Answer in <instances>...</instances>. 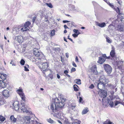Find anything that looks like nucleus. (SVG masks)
<instances>
[{
  "instance_id": "nucleus-1",
  "label": "nucleus",
  "mask_w": 124,
  "mask_h": 124,
  "mask_svg": "<svg viewBox=\"0 0 124 124\" xmlns=\"http://www.w3.org/2000/svg\"><path fill=\"white\" fill-rule=\"evenodd\" d=\"M100 82L97 84V87L101 91L103 90L105 88V85L107 83L108 80L105 78L104 76H102L99 78Z\"/></svg>"
},
{
  "instance_id": "nucleus-2",
  "label": "nucleus",
  "mask_w": 124,
  "mask_h": 124,
  "mask_svg": "<svg viewBox=\"0 0 124 124\" xmlns=\"http://www.w3.org/2000/svg\"><path fill=\"white\" fill-rule=\"evenodd\" d=\"M33 54L36 56L38 57L37 59L39 60H43L45 58L44 56L40 51L36 48H35L33 50Z\"/></svg>"
},
{
  "instance_id": "nucleus-3",
  "label": "nucleus",
  "mask_w": 124,
  "mask_h": 124,
  "mask_svg": "<svg viewBox=\"0 0 124 124\" xmlns=\"http://www.w3.org/2000/svg\"><path fill=\"white\" fill-rule=\"evenodd\" d=\"M41 60H40L41 63L39 65V67L41 69V70L43 71H46L47 70V67L49 66V64L47 62H44Z\"/></svg>"
},
{
  "instance_id": "nucleus-4",
  "label": "nucleus",
  "mask_w": 124,
  "mask_h": 124,
  "mask_svg": "<svg viewBox=\"0 0 124 124\" xmlns=\"http://www.w3.org/2000/svg\"><path fill=\"white\" fill-rule=\"evenodd\" d=\"M24 119L25 121L24 122L26 124L30 123V124H34L33 123H34L35 122H37L36 121H34L31 120V118L29 116L25 117L24 118Z\"/></svg>"
},
{
  "instance_id": "nucleus-5",
  "label": "nucleus",
  "mask_w": 124,
  "mask_h": 124,
  "mask_svg": "<svg viewBox=\"0 0 124 124\" xmlns=\"http://www.w3.org/2000/svg\"><path fill=\"white\" fill-rule=\"evenodd\" d=\"M104 70L108 74H110L111 72L112 69L109 65L108 64H105L104 65Z\"/></svg>"
},
{
  "instance_id": "nucleus-6",
  "label": "nucleus",
  "mask_w": 124,
  "mask_h": 124,
  "mask_svg": "<svg viewBox=\"0 0 124 124\" xmlns=\"http://www.w3.org/2000/svg\"><path fill=\"white\" fill-rule=\"evenodd\" d=\"M51 109L54 112H57L58 110V107L57 106V104L55 102V101L51 104Z\"/></svg>"
},
{
  "instance_id": "nucleus-7",
  "label": "nucleus",
  "mask_w": 124,
  "mask_h": 124,
  "mask_svg": "<svg viewBox=\"0 0 124 124\" xmlns=\"http://www.w3.org/2000/svg\"><path fill=\"white\" fill-rule=\"evenodd\" d=\"M55 102L57 104V106L58 107V109L59 108H61L63 107L65 104L64 102H61L58 98H56L55 99Z\"/></svg>"
},
{
  "instance_id": "nucleus-8",
  "label": "nucleus",
  "mask_w": 124,
  "mask_h": 124,
  "mask_svg": "<svg viewBox=\"0 0 124 124\" xmlns=\"http://www.w3.org/2000/svg\"><path fill=\"white\" fill-rule=\"evenodd\" d=\"M54 116L59 119H63L64 116L63 113L61 112L60 111L54 114Z\"/></svg>"
},
{
  "instance_id": "nucleus-9",
  "label": "nucleus",
  "mask_w": 124,
  "mask_h": 124,
  "mask_svg": "<svg viewBox=\"0 0 124 124\" xmlns=\"http://www.w3.org/2000/svg\"><path fill=\"white\" fill-rule=\"evenodd\" d=\"M17 93L20 95L22 99L24 101L25 100V97L24 94L22 91V89H19L17 91Z\"/></svg>"
},
{
  "instance_id": "nucleus-10",
  "label": "nucleus",
  "mask_w": 124,
  "mask_h": 124,
  "mask_svg": "<svg viewBox=\"0 0 124 124\" xmlns=\"http://www.w3.org/2000/svg\"><path fill=\"white\" fill-rule=\"evenodd\" d=\"M101 93L100 94V96L101 97H103L102 99V103L104 102V101L105 100V98L106 97L107 95V92L105 91L102 90L101 91Z\"/></svg>"
},
{
  "instance_id": "nucleus-11",
  "label": "nucleus",
  "mask_w": 124,
  "mask_h": 124,
  "mask_svg": "<svg viewBox=\"0 0 124 124\" xmlns=\"http://www.w3.org/2000/svg\"><path fill=\"white\" fill-rule=\"evenodd\" d=\"M91 70L92 72H93L94 74L97 75L98 73L97 69L96 66V65H94L91 68Z\"/></svg>"
},
{
  "instance_id": "nucleus-12",
  "label": "nucleus",
  "mask_w": 124,
  "mask_h": 124,
  "mask_svg": "<svg viewBox=\"0 0 124 124\" xmlns=\"http://www.w3.org/2000/svg\"><path fill=\"white\" fill-rule=\"evenodd\" d=\"M13 108L16 110H18L19 108V104L18 101H15L13 104Z\"/></svg>"
},
{
  "instance_id": "nucleus-13",
  "label": "nucleus",
  "mask_w": 124,
  "mask_h": 124,
  "mask_svg": "<svg viewBox=\"0 0 124 124\" xmlns=\"http://www.w3.org/2000/svg\"><path fill=\"white\" fill-rule=\"evenodd\" d=\"M21 105L22 107L21 108V109L22 111L23 112H29L28 110L25 108V104L21 103Z\"/></svg>"
},
{
  "instance_id": "nucleus-14",
  "label": "nucleus",
  "mask_w": 124,
  "mask_h": 124,
  "mask_svg": "<svg viewBox=\"0 0 124 124\" xmlns=\"http://www.w3.org/2000/svg\"><path fill=\"white\" fill-rule=\"evenodd\" d=\"M116 30L119 31H124V26L122 25L119 24L118 25V26L116 28Z\"/></svg>"
},
{
  "instance_id": "nucleus-15",
  "label": "nucleus",
  "mask_w": 124,
  "mask_h": 124,
  "mask_svg": "<svg viewBox=\"0 0 124 124\" xmlns=\"http://www.w3.org/2000/svg\"><path fill=\"white\" fill-rule=\"evenodd\" d=\"M105 61V58H103L101 56L99 57V59L97 62L100 64H103Z\"/></svg>"
},
{
  "instance_id": "nucleus-16",
  "label": "nucleus",
  "mask_w": 124,
  "mask_h": 124,
  "mask_svg": "<svg viewBox=\"0 0 124 124\" xmlns=\"http://www.w3.org/2000/svg\"><path fill=\"white\" fill-rule=\"evenodd\" d=\"M2 93L4 96L7 98L9 96V93L8 91L7 90H3L2 92Z\"/></svg>"
},
{
  "instance_id": "nucleus-17",
  "label": "nucleus",
  "mask_w": 124,
  "mask_h": 124,
  "mask_svg": "<svg viewBox=\"0 0 124 124\" xmlns=\"http://www.w3.org/2000/svg\"><path fill=\"white\" fill-rule=\"evenodd\" d=\"M123 62L121 61H116V63L117 66V68L119 69H121V66L123 63Z\"/></svg>"
},
{
  "instance_id": "nucleus-18",
  "label": "nucleus",
  "mask_w": 124,
  "mask_h": 124,
  "mask_svg": "<svg viewBox=\"0 0 124 124\" xmlns=\"http://www.w3.org/2000/svg\"><path fill=\"white\" fill-rule=\"evenodd\" d=\"M96 24L97 26L101 28L104 27L106 26V24L104 22L100 23L98 22H96Z\"/></svg>"
},
{
  "instance_id": "nucleus-19",
  "label": "nucleus",
  "mask_w": 124,
  "mask_h": 124,
  "mask_svg": "<svg viewBox=\"0 0 124 124\" xmlns=\"http://www.w3.org/2000/svg\"><path fill=\"white\" fill-rule=\"evenodd\" d=\"M7 85L6 83L2 80H0V86L2 88H5Z\"/></svg>"
},
{
  "instance_id": "nucleus-20",
  "label": "nucleus",
  "mask_w": 124,
  "mask_h": 124,
  "mask_svg": "<svg viewBox=\"0 0 124 124\" xmlns=\"http://www.w3.org/2000/svg\"><path fill=\"white\" fill-rule=\"evenodd\" d=\"M108 30L109 31H113L116 29L115 26L112 24H110L108 27Z\"/></svg>"
},
{
  "instance_id": "nucleus-21",
  "label": "nucleus",
  "mask_w": 124,
  "mask_h": 124,
  "mask_svg": "<svg viewBox=\"0 0 124 124\" xmlns=\"http://www.w3.org/2000/svg\"><path fill=\"white\" fill-rule=\"evenodd\" d=\"M15 39H17L18 42L19 43H20L23 40V38L22 36H18L16 37Z\"/></svg>"
},
{
  "instance_id": "nucleus-22",
  "label": "nucleus",
  "mask_w": 124,
  "mask_h": 124,
  "mask_svg": "<svg viewBox=\"0 0 124 124\" xmlns=\"http://www.w3.org/2000/svg\"><path fill=\"white\" fill-rule=\"evenodd\" d=\"M112 50L110 52V54L112 57H114L115 54V52L114 51L115 48L113 46H112Z\"/></svg>"
},
{
  "instance_id": "nucleus-23",
  "label": "nucleus",
  "mask_w": 124,
  "mask_h": 124,
  "mask_svg": "<svg viewBox=\"0 0 124 124\" xmlns=\"http://www.w3.org/2000/svg\"><path fill=\"white\" fill-rule=\"evenodd\" d=\"M1 75L0 76V78L3 80H4L6 79L7 75L6 74L3 73L1 74Z\"/></svg>"
},
{
  "instance_id": "nucleus-24",
  "label": "nucleus",
  "mask_w": 124,
  "mask_h": 124,
  "mask_svg": "<svg viewBox=\"0 0 124 124\" xmlns=\"http://www.w3.org/2000/svg\"><path fill=\"white\" fill-rule=\"evenodd\" d=\"M107 101L109 105L111 107H112L113 106L114 104L112 100L111 99H108Z\"/></svg>"
},
{
  "instance_id": "nucleus-25",
  "label": "nucleus",
  "mask_w": 124,
  "mask_h": 124,
  "mask_svg": "<svg viewBox=\"0 0 124 124\" xmlns=\"http://www.w3.org/2000/svg\"><path fill=\"white\" fill-rule=\"evenodd\" d=\"M10 119L11 121L14 123L16 122V119L13 116H11L10 117Z\"/></svg>"
},
{
  "instance_id": "nucleus-26",
  "label": "nucleus",
  "mask_w": 124,
  "mask_h": 124,
  "mask_svg": "<svg viewBox=\"0 0 124 124\" xmlns=\"http://www.w3.org/2000/svg\"><path fill=\"white\" fill-rule=\"evenodd\" d=\"M28 30L29 28L27 27H25L24 26L21 29V30L22 32L26 31Z\"/></svg>"
},
{
  "instance_id": "nucleus-27",
  "label": "nucleus",
  "mask_w": 124,
  "mask_h": 124,
  "mask_svg": "<svg viewBox=\"0 0 124 124\" xmlns=\"http://www.w3.org/2000/svg\"><path fill=\"white\" fill-rule=\"evenodd\" d=\"M76 83L78 85H80L81 84V80L79 79H77L75 80Z\"/></svg>"
},
{
  "instance_id": "nucleus-28",
  "label": "nucleus",
  "mask_w": 124,
  "mask_h": 124,
  "mask_svg": "<svg viewBox=\"0 0 124 124\" xmlns=\"http://www.w3.org/2000/svg\"><path fill=\"white\" fill-rule=\"evenodd\" d=\"M31 24V23L29 21H27L25 23L24 26L25 27H27L28 28H29V26Z\"/></svg>"
},
{
  "instance_id": "nucleus-29",
  "label": "nucleus",
  "mask_w": 124,
  "mask_h": 124,
  "mask_svg": "<svg viewBox=\"0 0 124 124\" xmlns=\"http://www.w3.org/2000/svg\"><path fill=\"white\" fill-rule=\"evenodd\" d=\"M103 124H114L109 120H107L104 122Z\"/></svg>"
},
{
  "instance_id": "nucleus-30",
  "label": "nucleus",
  "mask_w": 124,
  "mask_h": 124,
  "mask_svg": "<svg viewBox=\"0 0 124 124\" xmlns=\"http://www.w3.org/2000/svg\"><path fill=\"white\" fill-rule=\"evenodd\" d=\"M47 121L48 122L51 124H54L55 123L54 121L51 119L50 118L47 119Z\"/></svg>"
},
{
  "instance_id": "nucleus-31",
  "label": "nucleus",
  "mask_w": 124,
  "mask_h": 124,
  "mask_svg": "<svg viewBox=\"0 0 124 124\" xmlns=\"http://www.w3.org/2000/svg\"><path fill=\"white\" fill-rule=\"evenodd\" d=\"M78 86L76 85H74L73 86V88L74 90L76 91H77L78 90Z\"/></svg>"
},
{
  "instance_id": "nucleus-32",
  "label": "nucleus",
  "mask_w": 124,
  "mask_h": 124,
  "mask_svg": "<svg viewBox=\"0 0 124 124\" xmlns=\"http://www.w3.org/2000/svg\"><path fill=\"white\" fill-rule=\"evenodd\" d=\"M29 67V66L27 64L25 65L24 66V70L25 71H29V70L28 68Z\"/></svg>"
},
{
  "instance_id": "nucleus-33",
  "label": "nucleus",
  "mask_w": 124,
  "mask_h": 124,
  "mask_svg": "<svg viewBox=\"0 0 124 124\" xmlns=\"http://www.w3.org/2000/svg\"><path fill=\"white\" fill-rule=\"evenodd\" d=\"M45 4L49 7L50 8H52L53 7V6L50 3H45Z\"/></svg>"
},
{
  "instance_id": "nucleus-34",
  "label": "nucleus",
  "mask_w": 124,
  "mask_h": 124,
  "mask_svg": "<svg viewBox=\"0 0 124 124\" xmlns=\"http://www.w3.org/2000/svg\"><path fill=\"white\" fill-rule=\"evenodd\" d=\"M120 16L121 21V22L124 21V15L123 14H121Z\"/></svg>"
},
{
  "instance_id": "nucleus-35",
  "label": "nucleus",
  "mask_w": 124,
  "mask_h": 124,
  "mask_svg": "<svg viewBox=\"0 0 124 124\" xmlns=\"http://www.w3.org/2000/svg\"><path fill=\"white\" fill-rule=\"evenodd\" d=\"M76 106V104L75 103H72L71 104L70 108L73 109H74Z\"/></svg>"
},
{
  "instance_id": "nucleus-36",
  "label": "nucleus",
  "mask_w": 124,
  "mask_h": 124,
  "mask_svg": "<svg viewBox=\"0 0 124 124\" xmlns=\"http://www.w3.org/2000/svg\"><path fill=\"white\" fill-rule=\"evenodd\" d=\"M5 119V118L4 117L1 116H0V121L3 122L4 121Z\"/></svg>"
},
{
  "instance_id": "nucleus-37",
  "label": "nucleus",
  "mask_w": 124,
  "mask_h": 124,
  "mask_svg": "<svg viewBox=\"0 0 124 124\" xmlns=\"http://www.w3.org/2000/svg\"><path fill=\"white\" fill-rule=\"evenodd\" d=\"M53 50L56 52H59L60 50V49L59 48H53Z\"/></svg>"
},
{
  "instance_id": "nucleus-38",
  "label": "nucleus",
  "mask_w": 124,
  "mask_h": 124,
  "mask_svg": "<svg viewBox=\"0 0 124 124\" xmlns=\"http://www.w3.org/2000/svg\"><path fill=\"white\" fill-rule=\"evenodd\" d=\"M87 108H86V109L85 108V109L83 110L82 112V114H86L88 112V109H87Z\"/></svg>"
},
{
  "instance_id": "nucleus-39",
  "label": "nucleus",
  "mask_w": 124,
  "mask_h": 124,
  "mask_svg": "<svg viewBox=\"0 0 124 124\" xmlns=\"http://www.w3.org/2000/svg\"><path fill=\"white\" fill-rule=\"evenodd\" d=\"M80 34V32H78V33L73 34L72 36L73 37L75 38L77 37L78 35Z\"/></svg>"
},
{
  "instance_id": "nucleus-40",
  "label": "nucleus",
  "mask_w": 124,
  "mask_h": 124,
  "mask_svg": "<svg viewBox=\"0 0 124 124\" xmlns=\"http://www.w3.org/2000/svg\"><path fill=\"white\" fill-rule=\"evenodd\" d=\"M20 62L21 64L22 65H23L24 64L25 61L23 60L22 59Z\"/></svg>"
},
{
  "instance_id": "nucleus-41",
  "label": "nucleus",
  "mask_w": 124,
  "mask_h": 124,
  "mask_svg": "<svg viewBox=\"0 0 124 124\" xmlns=\"http://www.w3.org/2000/svg\"><path fill=\"white\" fill-rule=\"evenodd\" d=\"M108 4L109 5V6L111 7L112 8H114V7L112 3H110L109 2L108 3Z\"/></svg>"
},
{
  "instance_id": "nucleus-42",
  "label": "nucleus",
  "mask_w": 124,
  "mask_h": 124,
  "mask_svg": "<svg viewBox=\"0 0 124 124\" xmlns=\"http://www.w3.org/2000/svg\"><path fill=\"white\" fill-rule=\"evenodd\" d=\"M106 40L107 42L109 43H111L112 42L111 40H110L109 38H107Z\"/></svg>"
},
{
  "instance_id": "nucleus-43",
  "label": "nucleus",
  "mask_w": 124,
  "mask_h": 124,
  "mask_svg": "<svg viewBox=\"0 0 124 124\" xmlns=\"http://www.w3.org/2000/svg\"><path fill=\"white\" fill-rule=\"evenodd\" d=\"M70 7L71 8V9L73 10H75V7L74 5H70Z\"/></svg>"
},
{
  "instance_id": "nucleus-44",
  "label": "nucleus",
  "mask_w": 124,
  "mask_h": 124,
  "mask_svg": "<svg viewBox=\"0 0 124 124\" xmlns=\"http://www.w3.org/2000/svg\"><path fill=\"white\" fill-rule=\"evenodd\" d=\"M55 31L54 30L52 31L51 33V35L52 36H53L55 34Z\"/></svg>"
},
{
  "instance_id": "nucleus-45",
  "label": "nucleus",
  "mask_w": 124,
  "mask_h": 124,
  "mask_svg": "<svg viewBox=\"0 0 124 124\" xmlns=\"http://www.w3.org/2000/svg\"><path fill=\"white\" fill-rule=\"evenodd\" d=\"M73 31L76 34L78 33V32H80L78 31V30L74 29L73 30Z\"/></svg>"
},
{
  "instance_id": "nucleus-46",
  "label": "nucleus",
  "mask_w": 124,
  "mask_h": 124,
  "mask_svg": "<svg viewBox=\"0 0 124 124\" xmlns=\"http://www.w3.org/2000/svg\"><path fill=\"white\" fill-rule=\"evenodd\" d=\"M120 102L118 101H116L115 102V106H117L118 104H119L120 103Z\"/></svg>"
},
{
  "instance_id": "nucleus-47",
  "label": "nucleus",
  "mask_w": 124,
  "mask_h": 124,
  "mask_svg": "<svg viewBox=\"0 0 124 124\" xmlns=\"http://www.w3.org/2000/svg\"><path fill=\"white\" fill-rule=\"evenodd\" d=\"M81 121L79 120H78V122H75L72 123V124H80V123Z\"/></svg>"
},
{
  "instance_id": "nucleus-48",
  "label": "nucleus",
  "mask_w": 124,
  "mask_h": 124,
  "mask_svg": "<svg viewBox=\"0 0 124 124\" xmlns=\"http://www.w3.org/2000/svg\"><path fill=\"white\" fill-rule=\"evenodd\" d=\"M116 12L118 13L119 14H120V10L119 8L118 7L116 9Z\"/></svg>"
},
{
  "instance_id": "nucleus-49",
  "label": "nucleus",
  "mask_w": 124,
  "mask_h": 124,
  "mask_svg": "<svg viewBox=\"0 0 124 124\" xmlns=\"http://www.w3.org/2000/svg\"><path fill=\"white\" fill-rule=\"evenodd\" d=\"M10 63L12 64V66H15V64L14 63L13 60H11V62Z\"/></svg>"
},
{
  "instance_id": "nucleus-50",
  "label": "nucleus",
  "mask_w": 124,
  "mask_h": 124,
  "mask_svg": "<svg viewBox=\"0 0 124 124\" xmlns=\"http://www.w3.org/2000/svg\"><path fill=\"white\" fill-rule=\"evenodd\" d=\"M116 1H117V2L120 5H121L122 2L121 0H116Z\"/></svg>"
},
{
  "instance_id": "nucleus-51",
  "label": "nucleus",
  "mask_w": 124,
  "mask_h": 124,
  "mask_svg": "<svg viewBox=\"0 0 124 124\" xmlns=\"http://www.w3.org/2000/svg\"><path fill=\"white\" fill-rule=\"evenodd\" d=\"M76 70V69L74 68L73 67L71 69V71L72 72L75 71Z\"/></svg>"
},
{
  "instance_id": "nucleus-52",
  "label": "nucleus",
  "mask_w": 124,
  "mask_h": 124,
  "mask_svg": "<svg viewBox=\"0 0 124 124\" xmlns=\"http://www.w3.org/2000/svg\"><path fill=\"white\" fill-rule=\"evenodd\" d=\"M94 85L93 84H92L89 86V88H91V89H92V88H94Z\"/></svg>"
},
{
  "instance_id": "nucleus-53",
  "label": "nucleus",
  "mask_w": 124,
  "mask_h": 124,
  "mask_svg": "<svg viewBox=\"0 0 124 124\" xmlns=\"http://www.w3.org/2000/svg\"><path fill=\"white\" fill-rule=\"evenodd\" d=\"M72 65L73 66L75 67H76L77 66L76 64L74 62H72Z\"/></svg>"
},
{
  "instance_id": "nucleus-54",
  "label": "nucleus",
  "mask_w": 124,
  "mask_h": 124,
  "mask_svg": "<svg viewBox=\"0 0 124 124\" xmlns=\"http://www.w3.org/2000/svg\"><path fill=\"white\" fill-rule=\"evenodd\" d=\"M106 55L105 54H104L102 55V57L103 58H105H105H106Z\"/></svg>"
},
{
  "instance_id": "nucleus-55",
  "label": "nucleus",
  "mask_w": 124,
  "mask_h": 124,
  "mask_svg": "<svg viewBox=\"0 0 124 124\" xmlns=\"http://www.w3.org/2000/svg\"><path fill=\"white\" fill-rule=\"evenodd\" d=\"M36 17L35 16H34V17H33V18H32V22H33V23L34 22H35V20L36 19Z\"/></svg>"
},
{
  "instance_id": "nucleus-56",
  "label": "nucleus",
  "mask_w": 124,
  "mask_h": 124,
  "mask_svg": "<svg viewBox=\"0 0 124 124\" xmlns=\"http://www.w3.org/2000/svg\"><path fill=\"white\" fill-rule=\"evenodd\" d=\"M75 61L76 62H79L78 57L77 56H76V57Z\"/></svg>"
},
{
  "instance_id": "nucleus-57",
  "label": "nucleus",
  "mask_w": 124,
  "mask_h": 124,
  "mask_svg": "<svg viewBox=\"0 0 124 124\" xmlns=\"http://www.w3.org/2000/svg\"><path fill=\"white\" fill-rule=\"evenodd\" d=\"M82 98L81 97H79V101L80 103L82 102Z\"/></svg>"
},
{
  "instance_id": "nucleus-58",
  "label": "nucleus",
  "mask_w": 124,
  "mask_h": 124,
  "mask_svg": "<svg viewBox=\"0 0 124 124\" xmlns=\"http://www.w3.org/2000/svg\"><path fill=\"white\" fill-rule=\"evenodd\" d=\"M93 4L94 6H95L97 5V3L96 2L94 1H93Z\"/></svg>"
},
{
  "instance_id": "nucleus-59",
  "label": "nucleus",
  "mask_w": 124,
  "mask_h": 124,
  "mask_svg": "<svg viewBox=\"0 0 124 124\" xmlns=\"http://www.w3.org/2000/svg\"><path fill=\"white\" fill-rule=\"evenodd\" d=\"M64 73L66 75L67 74V73H68V71L67 70H66L64 71Z\"/></svg>"
},
{
  "instance_id": "nucleus-60",
  "label": "nucleus",
  "mask_w": 124,
  "mask_h": 124,
  "mask_svg": "<svg viewBox=\"0 0 124 124\" xmlns=\"http://www.w3.org/2000/svg\"><path fill=\"white\" fill-rule=\"evenodd\" d=\"M64 27L65 29H67V28H68V29L69 28L66 25H64Z\"/></svg>"
},
{
  "instance_id": "nucleus-61",
  "label": "nucleus",
  "mask_w": 124,
  "mask_h": 124,
  "mask_svg": "<svg viewBox=\"0 0 124 124\" xmlns=\"http://www.w3.org/2000/svg\"><path fill=\"white\" fill-rule=\"evenodd\" d=\"M34 124H42L41 123H38L37 122H35L34 123H33Z\"/></svg>"
},
{
  "instance_id": "nucleus-62",
  "label": "nucleus",
  "mask_w": 124,
  "mask_h": 124,
  "mask_svg": "<svg viewBox=\"0 0 124 124\" xmlns=\"http://www.w3.org/2000/svg\"><path fill=\"white\" fill-rule=\"evenodd\" d=\"M63 22L64 23H66L69 22L70 21L67 20H64L63 21Z\"/></svg>"
},
{
  "instance_id": "nucleus-63",
  "label": "nucleus",
  "mask_w": 124,
  "mask_h": 124,
  "mask_svg": "<svg viewBox=\"0 0 124 124\" xmlns=\"http://www.w3.org/2000/svg\"><path fill=\"white\" fill-rule=\"evenodd\" d=\"M65 100L64 98H62L61 100V102H64Z\"/></svg>"
},
{
  "instance_id": "nucleus-64",
  "label": "nucleus",
  "mask_w": 124,
  "mask_h": 124,
  "mask_svg": "<svg viewBox=\"0 0 124 124\" xmlns=\"http://www.w3.org/2000/svg\"><path fill=\"white\" fill-rule=\"evenodd\" d=\"M69 54L68 53H66V57L68 58L69 57Z\"/></svg>"
}]
</instances>
